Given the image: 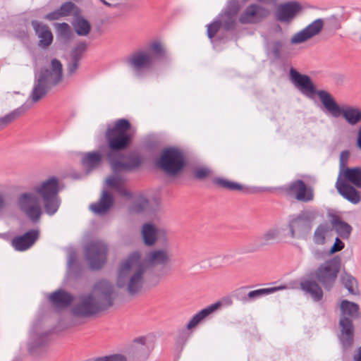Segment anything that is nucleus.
I'll list each match as a JSON object with an SVG mask.
<instances>
[{
	"instance_id": "1",
	"label": "nucleus",
	"mask_w": 361,
	"mask_h": 361,
	"mask_svg": "<svg viewBox=\"0 0 361 361\" xmlns=\"http://www.w3.org/2000/svg\"><path fill=\"white\" fill-rule=\"evenodd\" d=\"M170 260L171 255L167 249L152 251L145 259L142 258L139 252H133L121 262L116 284L118 288H125L130 294H135L142 288L147 265L165 266Z\"/></svg>"
},
{
	"instance_id": "2",
	"label": "nucleus",
	"mask_w": 361,
	"mask_h": 361,
	"mask_svg": "<svg viewBox=\"0 0 361 361\" xmlns=\"http://www.w3.org/2000/svg\"><path fill=\"white\" fill-rule=\"evenodd\" d=\"M113 284L107 280L97 281L87 292L81 294L73 307V314L90 317L112 307L117 298Z\"/></svg>"
},
{
	"instance_id": "3",
	"label": "nucleus",
	"mask_w": 361,
	"mask_h": 361,
	"mask_svg": "<svg viewBox=\"0 0 361 361\" xmlns=\"http://www.w3.org/2000/svg\"><path fill=\"white\" fill-rule=\"evenodd\" d=\"M336 188L341 195L356 204L361 201V167H345L340 169Z\"/></svg>"
},
{
	"instance_id": "4",
	"label": "nucleus",
	"mask_w": 361,
	"mask_h": 361,
	"mask_svg": "<svg viewBox=\"0 0 361 361\" xmlns=\"http://www.w3.org/2000/svg\"><path fill=\"white\" fill-rule=\"evenodd\" d=\"M326 111L334 118L342 116L350 126L361 123V108L357 106L345 104L340 106L333 96L325 90L317 92Z\"/></svg>"
},
{
	"instance_id": "5",
	"label": "nucleus",
	"mask_w": 361,
	"mask_h": 361,
	"mask_svg": "<svg viewBox=\"0 0 361 361\" xmlns=\"http://www.w3.org/2000/svg\"><path fill=\"white\" fill-rule=\"evenodd\" d=\"M341 341L344 347H350L354 341V326L353 319L359 317L360 307L353 302L343 300L340 304Z\"/></svg>"
},
{
	"instance_id": "6",
	"label": "nucleus",
	"mask_w": 361,
	"mask_h": 361,
	"mask_svg": "<svg viewBox=\"0 0 361 361\" xmlns=\"http://www.w3.org/2000/svg\"><path fill=\"white\" fill-rule=\"evenodd\" d=\"M32 191L43 202L44 209L49 215H53L57 212L60 205L58 178L50 177L35 186Z\"/></svg>"
},
{
	"instance_id": "7",
	"label": "nucleus",
	"mask_w": 361,
	"mask_h": 361,
	"mask_svg": "<svg viewBox=\"0 0 361 361\" xmlns=\"http://www.w3.org/2000/svg\"><path fill=\"white\" fill-rule=\"evenodd\" d=\"M131 124L121 118L115 121L112 127L107 128L105 134L106 142L111 151H120L126 149L133 138Z\"/></svg>"
},
{
	"instance_id": "8",
	"label": "nucleus",
	"mask_w": 361,
	"mask_h": 361,
	"mask_svg": "<svg viewBox=\"0 0 361 361\" xmlns=\"http://www.w3.org/2000/svg\"><path fill=\"white\" fill-rule=\"evenodd\" d=\"M62 78V64L57 59L51 61V70L47 71L38 79L37 83L35 85L32 94L31 99L34 103L39 102L43 98L47 92V84H57Z\"/></svg>"
},
{
	"instance_id": "9",
	"label": "nucleus",
	"mask_w": 361,
	"mask_h": 361,
	"mask_svg": "<svg viewBox=\"0 0 361 361\" xmlns=\"http://www.w3.org/2000/svg\"><path fill=\"white\" fill-rule=\"evenodd\" d=\"M340 267L338 259L333 258L326 260L314 270V278L324 289L329 290L336 283Z\"/></svg>"
},
{
	"instance_id": "10",
	"label": "nucleus",
	"mask_w": 361,
	"mask_h": 361,
	"mask_svg": "<svg viewBox=\"0 0 361 361\" xmlns=\"http://www.w3.org/2000/svg\"><path fill=\"white\" fill-rule=\"evenodd\" d=\"M184 164L185 160L183 152L173 147L163 150L157 162L158 168L170 176L177 174L182 170Z\"/></svg>"
},
{
	"instance_id": "11",
	"label": "nucleus",
	"mask_w": 361,
	"mask_h": 361,
	"mask_svg": "<svg viewBox=\"0 0 361 361\" xmlns=\"http://www.w3.org/2000/svg\"><path fill=\"white\" fill-rule=\"evenodd\" d=\"M40 200L32 190L20 194L18 199L20 209L34 222L38 221L42 214Z\"/></svg>"
},
{
	"instance_id": "12",
	"label": "nucleus",
	"mask_w": 361,
	"mask_h": 361,
	"mask_svg": "<svg viewBox=\"0 0 361 361\" xmlns=\"http://www.w3.org/2000/svg\"><path fill=\"white\" fill-rule=\"evenodd\" d=\"M271 15V11L261 4L252 3L245 7L238 16L241 25H259Z\"/></svg>"
},
{
	"instance_id": "13",
	"label": "nucleus",
	"mask_w": 361,
	"mask_h": 361,
	"mask_svg": "<svg viewBox=\"0 0 361 361\" xmlns=\"http://www.w3.org/2000/svg\"><path fill=\"white\" fill-rule=\"evenodd\" d=\"M106 255L107 247L102 242H91L85 247V259L92 269H101L106 262Z\"/></svg>"
},
{
	"instance_id": "14",
	"label": "nucleus",
	"mask_w": 361,
	"mask_h": 361,
	"mask_svg": "<svg viewBox=\"0 0 361 361\" xmlns=\"http://www.w3.org/2000/svg\"><path fill=\"white\" fill-rule=\"evenodd\" d=\"M324 26L325 20L324 18H316L304 28L294 33L290 39V43L293 45H298L307 42L319 35L324 30Z\"/></svg>"
},
{
	"instance_id": "15",
	"label": "nucleus",
	"mask_w": 361,
	"mask_h": 361,
	"mask_svg": "<svg viewBox=\"0 0 361 361\" xmlns=\"http://www.w3.org/2000/svg\"><path fill=\"white\" fill-rule=\"evenodd\" d=\"M287 227L290 238L305 239L312 229V221L307 215L301 214L291 218Z\"/></svg>"
},
{
	"instance_id": "16",
	"label": "nucleus",
	"mask_w": 361,
	"mask_h": 361,
	"mask_svg": "<svg viewBox=\"0 0 361 361\" xmlns=\"http://www.w3.org/2000/svg\"><path fill=\"white\" fill-rule=\"evenodd\" d=\"M302 5L296 1H290L280 4L274 12L276 21L282 24H290L301 13Z\"/></svg>"
},
{
	"instance_id": "17",
	"label": "nucleus",
	"mask_w": 361,
	"mask_h": 361,
	"mask_svg": "<svg viewBox=\"0 0 361 361\" xmlns=\"http://www.w3.org/2000/svg\"><path fill=\"white\" fill-rule=\"evenodd\" d=\"M284 192L300 202H310L314 198L313 190L301 180H296L283 188Z\"/></svg>"
},
{
	"instance_id": "18",
	"label": "nucleus",
	"mask_w": 361,
	"mask_h": 361,
	"mask_svg": "<svg viewBox=\"0 0 361 361\" xmlns=\"http://www.w3.org/2000/svg\"><path fill=\"white\" fill-rule=\"evenodd\" d=\"M154 56L147 50H138L128 59V63L135 72L149 70L152 68Z\"/></svg>"
},
{
	"instance_id": "19",
	"label": "nucleus",
	"mask_w": 361,
	"mask_h": 361,
	"mask_svg": "<svg viewBox=\"0 0 361 361\" xmlns=\"http://www.w3.org/2000/svg\"><path fill=\"white\" fill-rule=\"evenodd\" d=\"M249 288V286H242L236 290L238 298L243 302H252L264 295L274 293L279 290L285 289V286H277L256 289L246 293Z\"/></svg>"
},
{
	"instance_id": "20",
	"label": "nucleus",
	"mask_w": 361,
	"mask_h": 361,
	"mask_svg": "<svg viewBox=\"0 0 361 361\" xmlns=\"http://www.w3.org/2000/svg\"><path fill=\"white\" fill-rule=\"evenodd\" d=\"M290 75L295 85L304 94L315 93V87L308 75L300 74L294 68H290Z\"/></svg>"
},
{
	"instance_id": "21",
	"label": "nucleus",
	"mask_w": 361,
	"mask_h": 361,
	"mask_svg": "<svg viewBox=\"0 0 361 361\" xmlns=\"http://www.w3.org/2000/svg\"><path fill=\"white\" fill-rule=\"evenodd\" d=\"M39 235L38 230L28 231L22 235L15 237L11 242L12 246L18 251H25L34 245Z\"/></svg>"
},
{
	"instance_id": "22",
	"label": "nucleus",
	"mask_w": 361,
	"mask_h": 361,
	"mask_svg": "<svg viewBox=\"0 0 361 361\" xmlns=\"http://www.w3.org/2000/svg\"><path fill=\"white\" fill-rule=\"evenodd\" d=\"M222 306V302L219 301L201 310L194 314L186 325V329L190 331L197 326L209 315L215 312Z\"/></svg>"
},
{
	"instance_id": "23",
	"label": "nucleus",
	"mask_w": 361,
	"mask_h": 361,
	"mask_svg": "<svg viewBox=\"0 0 361 361\" xmlns=\"http://www.w3.org/2000/svg\"><path fill=\"white\" fill-rule=\"evenodd\" d=\"M316 280L303 279L300 282L301 290L306 294H308L315 302L322 300L324 296L323 290Z\"/></svg>"
},
{
	"instance_id": "24",
	"label": "nucleus",
	"mask_w": 361,
	"mask_h": 361,
	"mask_svg": "<svg viewBox=\"0 0 361 361\" xmlns=\"http://www.w3.org/2000/svg\"><path fill=\"white\" fill-rule=\"evenodd\" d=\"M330 222L332 228L341 238L347 240L350 238L353 227L349 224L341 220L338 216L334 214L330 215Z\"/></svg>"
},
{
	"instance_id": "25",
	"label": "nucleus",
	"mask_w": 361,
	"mask_h": 361,
	"mask_svg": "<svg viewBox=\"0 0 361 361\" xmlns=\"http://www.w3.org/2000/svg\"><path fill=\"white\" fill-rule=\"evenodd\" d=\"M32 25L39 38V45L43 47L50 45L53 40V35L49 27L37 20L32 21Z\"/></svg>"
},
{
	"instance_id": "26",
	"label": "nucleus",
	"mask_w": 361,
	"mask_h": 361,
	"mask_svg": "<svg viewBox=\"0 0 361 361\" xmlns=\"http://www.w3.org/2000/svg\"><path fill=\"white\" fill-rule=\"evenodd\" d=\"M165 234L164 229L157 228L151 224H145L142 226V236L145 244L147 245H154L159 235Z\"/></svg>"
},
{
	"instance_id": "27",
	"label": "nucleus",
	"mask_w": 361,
	"mask_h": 361,
	"mask_svg": "<svg viewBox=\"0 0 361 361\" xmlns=\"http://www.w3.org/2000/svg\"><path fill=\"white\" fill-rule=\"evenodd\" d=\"M333 235V229L327 224H320L317 227L313 235V241L315 244L324 245L329 238Z\"/></svg>"
},
{
	"instance_id": "28",
	"label": "nucleus",
	"mask_w": 361,
	"mask_h": 361,
	"mask_svg": "<svg viewBox=\"0 0 361 361\" xmlns=\"http://www.w3.org/2000/svg\"><path fill=\"white\" fill-rule=\"evenodd\" d=\"M113 204V197L108 192L104 191L98 203L90 205L92 212L98 214L106 212Z\"/></svg>"
},
{
	"instance_id": "29",
	"label": "nucleus",
	"mask_w": 361,
	"mask_h": 361,
	"mask_svg": "<svg viewBox=\"0 0 361 361\" xmlns=\"http://www.w3.org/2000/svg\"><path fill=\"white\" fill-rule=\"evenodd\" d=\"M124 179L118 176H111L106 178V184L107 186L116 190L122 196L129 197L130 192L124 185Z\"/></svg>"
},
{
	"instance_id": "30",
	"label": "nucleus",
	"mask_w": 361,
	"mask_h": 361,
	"mask_svg": "<svg viewBox=\"0 0 361 361\" xmlns=\"http://www.w3.org/2000/svg\"><path fill=\"white\" fill-rule=\"evenodd\" d=\"M49 299L51 302L57 307H66L73 301V296L63 290H57L53 293Z\"/></svg>"
},
{
	"instance_id": "31",
	"label": "nucleus",
	"mask_w": 361,
	"mask_h": 361,
	"mask_svg": "<svg viewBox=\"0 0 361 361\" xmlns=\"http://www.w3.org/2000/svg\"><path fill=\"white\" fill-rule=\"evenodd\" d=\"M341 281L350 294L356 296L360 295L357 280L353 275L344 273L341 277Z\"/></svg>"
},
{
	"instance_id": "32",
	"label": "nucleus",
	"mask_w": 361,
	"mask_h": 361,
	"mask_svg": "<svg viewBox=\"0 0 361 361\" xmlns=\"http://www.w3.org/2000/svg\"><path fill=\"white\" fill-rule=\"evenodd\" d=\"M126 162L111 160V166L114 172L122 170H130L140 164V159L136 157H128Z\"/></svg>"
},
{
	"instance_id": "33",
	"label": "nucleus",
	"mask_w": 361,
	"mask_h": 361,
	"mask_svg": "<svg viewBox=\"0 0 361 361\" xmlns=\"http://www.w3.org/2000/svg\"><path fill=\"white\" fill-rule=\"evenodd\" d=\"M101 161L102 154L99 152L85 153L82 157V164L88 169H92L98 166L100 164Z\"/></svg>"
},
{
	"instance_id": "34",
	"label": "nucleus",
	"mask_w": 361,
	"mask_h": 361,
	"mask_svg": "<svg viewBox=\"0 0 361 361\" xmlns=\"http://www.w3.org/2000/svg\"><path fill=\"white\" fill-rule=\"evenodd\" d=\"M72 25L75 32L79 36H87L91 31L90 23L82 16H77Z\"/></svg>"
},
{
	"instance_id": "35",
	"label": "nucleus",
	"mask_w": 361,
	"mask_h": 361,
	"mask_svg": "<svg viewBox=\"0 0 361 361\" xmlns=\"http://www.w3.org/2000/svg\"><path fill=\"white\" fill-rule=\"evenodd\" d=\"M281 228L275 226L268 229L261 236V243L264 245H268L276 241L280 236Z\"/></svg>"
},
{
	"instance_id": "36",
	"label": "nucleus",
	"mask_w": 361,
	"mask_h": 361,
	"mask_svg": "<svg viewBox=\"0 0 361 361\" xmlns=\"http://www.w3.org/2000/svg\"><path fill=\"white\" fill-rule=\"evenodd\" d=\"M213 182L217 186L224 189L235 191H240L243 190V186L241 184L226 178H215L213 180Z\"/></svg>"
},
{
	"instance_id": "37",
	"label": "nucleus",
	"mask_w": 361,
	"mask_h": 361,
	"mask_svg": "<svg viewBox=\"0 0 361 361\" xmlns=\"http://www.w3.org/2000/svg\"><path fill=\"white\" fill-rule=\"evenodd\" d=\"M23 108H18L13 110L10 114L0 118V130L6 127L7 125L17 119L19 116L25 113Z\"/></svg>"
},
{
	"instance_id": "38",
	"label": "nucleus",
	"mask_w": 361,
	"mask_h": 361,
	"mask_svg": "<svg viewBox=\"0 0 361 361\" xmlns=\"http://www.w3.org/2000/svg\"><path fill=\"white\" fill-rule=\"evenodd\" d=\"M55 27L58 35L64 38L69 39L71 37L73 33L70 25L66 23H56Z\"/></svg>"
},
{
	"instance_id": "39",
	"label": "nucleus",
	"mask_w": 361,
	"mask_h": 361,
	"mask_svg": "<svg viewBox=\"0 0 361 361\" xmlns=\"http://www.w3.org/2000/svg\"><path fill=\"white\" fill-rule=\"evenodd\" d=\"M223 26L226 30H234L237 27L238 22V18H236L235 16H226L223 15Z\"/></svg>"
},
{
	"instance_id": "40",
	"label": "nucleus",
	"mask_w": 361,
	"mask_h": 361,
	"mask_svg": "<svg viewBox=\"0 0 361 361\" xmlns=\"http://www.w3.org/2000/svg\"><path fill=\"white\" fill-rule=\"evenodd\" d=\"M147 51H149L153 54L154 59H156L157 56H162L165 53V50L163 46L159 42H154L149 44V48Z\"/></svg>"
},
{
	"instance_id": "41",
	"label": "nucleus",
	"mask_w": 361,
	"mask_h": 361,
	"mask_svg": "<svg viewBox=\"0 0 361 361\" xmlns=\"http://www.w3.org/2000/svg\"><path fill=\"white\" fill-rule=\"evenodd\" d=\"M240 11V6L237 1H231L225 10L224 14L226 16H237Z\"/></svg>"
},
{
	"instance_id": "42",
	"label": "nucleus",
	"mask_w": 361,
	"mask_h": 361,
	"mask_svg": "<svg viewBox=\"0 0 361 361\" xmlns=\"http://www.w3.org/2000/svg\"><path fill=\"white\" fill-rule=\"evenodd\" d=\"M75 8V6L73 3L66 2L60 6L59 10L60 11L63 17H66V16H70L72 13V12L73 11Z\"/></svg>"
},
{
	"instance_id": "43",
	"label": "nucleus",
	"mask_w": 361,
	"mask_h": 361,
	"mask_svg": "<svg viewBox=\"0 0 361 361\" xmlns=\"http://www.w3.org/2000/svg\"><path fill=\"white\" fill-rule=\"evenodd\" d=\"M210 170L205 167L197 168L194 170V177L199 180L206 178L210 174Z\"/></svg>"
},
{
	"instance_id": "44",
	"label": "nucleus",
	"mask_w": 361,
	"mask_h": 361,
	"mask_svg": "<svg viewBox=\"0 0 361 361\" xmlns=\"http://www.w3.org/2000/svg\"><path fill=\"white\" fill-rule=\"evenodd\" d=\"M221 25L220 21H214L207 26V35L210 39L215 36L219 30Z\"/></svg>"
},
{
	"instance_id": "45",
	"label": "nucleus",
	"mask_w": 361,
	"mask_h": 361,
	"mask_svg": "<svg viewBox=\"0 0 361 361\" xmlns=\"http://www.w3.org/2000/svg\"><path fill=\"white\" fill-rule=\"evenodd\" d=\"M95 361H127L126 358L121 355L114 354L109 356L99 357Z\"/></svg>"
},
{
	"instance_id": "46",
	"label": "nucleus",
	"mask_w": 361,
	"mask_h": 361,
	"mask_svg": "<svg viewBox=\"0 0 361 361\" xmlns=\"http://www.w3.org/2000/svg\"><path fill=\"white\" fill-rule=\"evenodd\" d=\"M283 43L281 40H275L271 44V51L272 53L276 56H279L281 49L283 48Z\"/></svg>"
},
{
	"instance_id": "47",
	"label": "nucleus",
	"mask_w": 361,
	"mask_h": 361,
	"mask_svg": "<svg viewBox=\"0 0 361 361\" xmlns=\"http://www.w3.org/2000/svg\"><path fill=\"white\" fill-rule=\"evenodd\" d=\"M344 246V243L338 238H336L334 245L330 249V252L333 254L339 252L343 249Z\"/></svg>"
},
{
	"instance_id": "48",
	"label": "nucleus",
	"mask_w": 361,
	"mask_h": 361,
	"mask_svg": "<svg viewBox=\"0 0 361 361\" xmlns=\"http://www.w3.org/2000/svg\"><path fill=\"white\" fill-rule=\"evenodd\" d=\"M350 153L348 151L345 150L341 153L340 155V169L347 167L346 163L349 159Z\"/></svg>"
},
{
	"instance_id": "49",
	"label": "nucleus",
	"mask_w": 361,
	"mask_h": 361,
	"mask_svg": "<svg viewBox=\"0 0 361 361\" xmlns=\"http://www.w3.org/2000/svg\"><path fill=\"white\" fill-rule=\"evenodd\" d=\"M61 18L63 17L59 9L47 14L44 17L45 19L49 20H56Z\"/></svg>"
},
{
	"instance_id": "50",
	"label": "nucleus",
	"mask_w": 361,
	"mask_h": 361,
	"mask_svg": "<svg viewBox=\"0 0 361 361\" xmlns=\"http://www.w3.org/2000/svg\"><path fill=\"white\" fill-rule=\"evenodd\" d=\"M78 68V59L73 56V61L68 66V73L70 75L73 74Z\"/></svg>"
},
{
	"instance_id": "51",
	"label": "nucleus",
	"mask_w": 361,
	"mask_h": 361,
	"mask_svg": "<svg viewBox=\"0 0 361 361\" xmlns=\"http://www.w3.org/2000/svg\"><path fill=\"white\" fill-rule=\"evenodd\" d=\"M353 358L354 361H361V346L355 349Z\"/></svg>"
},
{
	"instance_id": "52",
	"label": "nucleus",
	"mask_w": 361,
	"mask_h": 361,
	"mask_svg": "<svg viewBox=\"0 0 361 361\" xmlns=\"http://www.w3.org/2000/svg\"><path fill=\"white\" fill-rule=\"evenodd\" d=\"M356 145L358 149L361 150V126L357 132Z\"/></svg>"
},
{
	"instance_id": "53",
	"label": "nucleus",
	"mask_w": 361,
	"mask_h": 361,
	"mask_svg": "<svg viewBox=\"0 0 361 361\" xmlns=\"http://www.w3.org/2000/svg\"><path fill=\"white\" fill-rule=\"evenodd\" d=\"M99 1L101 2H102L104 5L107 6H109V7H116V4H111V3L107 2L105 0H99Z\"/></svg>"
},
{
	"instance_id": "54",
	"label": "nucleus",
	"mask_w": 361,
	"mask_h": 361,
	"mask_svg": "<svg viewBox=\"0 0 361 361\" xmlns=\"http://www.w3.org/2000/svg\"><path fill=\"white\" fill-rule=\"evenodd\" d=\"M5 206V201L1 195H0V210L2 209Z\"/></svg>"
},
{
	"instance_id": "55",
	"label": "nucleus",
	"mask_w": 361,
	"mask_h": 361,
	"mask_svg": "<svg viewBox=\"0 0 361 361\" xmlns=\"http://www.w3.org/2000/svg\"><path fill=\"white\" fill-rule=\"evenodd\" d=\"M257 1L259 2L266 3V4H270L274 1V0H257Z\"/></svg>"
},
{
	"instance_id": "56",
	"label": "nucleus",
	"mask_w": 361,
	"mask_h": 361,
	"mask_svg": "<svg viewBox=\"0 0 361 361\" xmlns=\"http://www.w3.org/2000/svg\"><path fill=\"white\" fill-rule=\"evenodd\" d=\"M341 27V25L340 24H338L336 25V29H340Z\"/></svg>"
},
{
	"instance_id": "57",
	"label": "nucleus",
	"mask_w": 361,
	"mask_h": 361,
	"mask_svg": "<svg viewBox=\"0 0 361 361\" xmlns=\"http://www.w3.org/2000/svg\"><path fill=\"white\" fill-rule=\"evenodd\" d=\"M142 202L145 204H147V201L146 200H143Z\"/></svg>"
},
{
	"instance_id": "58",
	"label": "nucleus",
	"mask_w": 361,
	"mask_h": 361,
	"mask_svg": "<svg viewBox=\"0 0 361 361\" xmlns=\"http://www.w3.org/2000/svg\"><path fill=\"white\" fill-rule=\"evenodd\" d=\"M360 39L361 40V35H360Z\"/></svg>"
}]
</instances>
